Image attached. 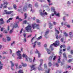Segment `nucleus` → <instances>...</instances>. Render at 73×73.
I'll list each match as a JSON object with an SVG mask.
<instances>
[{
	"mask_svg": "<svg viewBox=\"0 0 73 73\" xmlns=\"http://www.w3.org/2000/svg\"><path fill=\"white\" fill-rule=\"evenodd\" d=\"M39 26L40 25L38 24L36 25L35 23H34L32 24V25H29L27 26L25 28V29L27 31V32H32V27L33 29L36 27L37 29H39Z\"/></svg>",
	"mask_w": 73,
	"mask_h": 73,
	"instance_id": "1",
	"label": "nucleus"
},
{
	"mask_svg": "<svg viewBox=\"0 0 73 73\" xmlns=\"http://www.w3.org/2000/svg\"><path fill=\"white\" fill-rule=\"evenodd\" d=\"M16 54L17 56H18L17 57V59H19L20 60L22 58V57L21 56V51L20 50H18L16 52Z\"/></svg>",
	"mask_w": 73,
	"mask_h": 73,
	"instance_id": "2",
	"label": "nucleus"
},
{
	"mask_svg": "<svg viewBox=\"0 0 73 73\" xmlns=\"http://www.w3.org/2000/svg\"><path fill=\"white\" fill-rule=\"evenodd\" d=\"M43 13L42 12H40V15H41V16H42L44 17L45 15H48V14L46 12H45V11L44 10H43Z\"/></svg>",
	"mask_w": 73,
	"mask_h": 73,
	"instance_id": "3",
	"label": "nucleus"
},
{
	"mask_svg": "<svg viewBox=\"0 0 73 73\" xmlns=\"http://www.w3.org/2000/svg\"><path fill=\"white\" fill-rule=\"evenodd\" d=\"M35 66H36V64L30 66L31 69L30 70L31 72L32 71V70H36V67H35Z\"/></svg>",
	"mask_w": 73,
	"mask_h": 73,
	"instance_id": "4",
	"label": "nucleus"
},
{
	"mask_svg": "<svg viewBox=\"0 0 73 73\" xmlns=\"http://www.w3.org/2000/svg\"><path fill=\"white\" fill-rule=\"evenodd\" d=\"M55 43H53V45L54 46H58L60 45V41L58 40H57L55 42Z\"/></svg>",
	"mask_w": 73,
	"mask_h": 73,
	"instance_id": "5",
	"label": "nucleus"
},
{
	"mask_svg": "<svg viewBox=\"0 0 73 73\" xmlns=\"http://www.w3.org/2000/svg\"><path fill=\"white\" fill-rule=\"evenodd\" d=\"M25 4L26 5L24 6L23 9V11L24 12L26 11L27 10V3H26Z\"/></svg>",
	"mask_w": 73,
	"mask_h": 73,
	"instance_id": "6",
	"label": "nucleus"
},
{
	"mask_svg": "<svg viewBox=\"0 0 73 73\" xmlns=\"http://www.w3.org/2000/svg\"><path fill=\"white\" fill-rule=\"evenodd\" d=\"M42 64V63H41L40 62V65H39V66L38 68V69L39 70H43V69L42 68H41V65Z\"/></svg>",
	"mask_w": 73,
	"mask_h": 73,
	"instance_id": "7",
	"label": "nucleus"
},
{
	"mask_svg": "<svg viewBox=\"0 0 73 73\" xmlns=\"http://www.w3.org/2000/svg\"><path fill=\"white\" fill-rule=\"evenodd\" d=\"M4 12H5L6 14H11L12 13H13V11H8L7 10H5Z\"/></svg>",
	"mask_w": 73,
	"mask_h": 73,
	"instance_id": "8",
	"label": "nucleus"
},
{
	"mask_svg": "<svg viewBox=\"0 0 73 73\" xmlns=\"http://www.w3.org/2000/svg\"><path fill=\"white\" fill-rule=\"evenodd\" d=\"M27 7L29 8H31V11H32V5L31 4H29L27 5Z\"/></svg>",
	"mask_w": 73,
	"mask_h": 73,
	"instance_id": "9",
	"label": "nucleus"
},
{
	"mask_svg": "<svg viewBox=\"0 0 73 73\" xmlns=\"http://www.w3.org/2000/svg\"><path fill=\"white\" fill-rule=\"evenodd\" d=\"M35 53L38 54V57L39 58L40 57V56H41V54L36 49V51L35 52Z\"/></svg>",
	"mask_w": 73,
	"mask_h": 73,
	"instance_id": "10",
	"label": "nucleus"
},
{
	"mask_svg": "<svg viewBox=\"0 0 73 73\" xmlns=\"http://www.w3.org/2000/svg\"><path fill=\"white\" fill-rule=\"evenodd\" d=\"M29 60L30 61V62H32V60L31 58H26L25 61H28Z\"/></svg>",
	"mask_w": 73,
	"mask_h": 73,
	"instance_id": "11",
	"label": "nucleus"
},
{
	"mask_svg": "<svg viewBox=\"0 0 73 73\" xmlns=\"http://www.w3.org/2000/svg\"><path fill=\"white\" fill-rule=\"evenodd\" d=\"M3 64H1V61H0V70L1 69H3Z\"/></svg>",
	"mask_w": 73,
	"mask_h": 73,
	"instance_id": "12",
	"label": "nucleus"
},
{
	"mask_svg": "<svg viewBox=\"0 0 73 73\" xmlns=\"http://www.w3.org/2000/svg\"><path fill=\"white\" fill-rule=\"evenodd\" d=\"M49 33V30H47L45 33L44 36H46L47 34Z\"/></svg>",
	"mask_w": 73,
	"mask_h": 73,
	"instance_id": "13",
	"label": "nucleus"
},
{
	"mask_svg": "<svg viewBox=\"0 0 73 73\" xmlns=\"http://www.w3.org/2000/svg\"><path fill=\"white\" fill-rule=\"evenodd\" d=\"M10 62H11V69L12 70H13V69L12 68V67L14 66L15 64H14V63L12 62V61H11Z\"/></svg>",
	"mask_w": 73,
	"mask_h": 73,
	"instance_id": "14",
	"label": "nucleus"
},
{
	"mask_svg": "<svg viewBox=\"0 0 73 73\" xmlns=\"http://www.w3.org/2000/svg\"><path fill=\"white\" fill-rule=\"evenodd\" d=\"M46 50L47 51V52L48 54H50V50H49V49H48V48H46Z\"/></svg>",
	"mask_w": 73,
	"mask_h": 73,
	"instance_id": "15",
	"label": "nucleus"
},
{
	"mask_svg": "<svg viewBox=\"0 0 73 73\" xmlns=\"http://www.w3.org/2000/svg\"><path fill=\"white\" fill-rule=\"evenodd\" d=\"M8 3L7 2H6V3L4 2V5H5V6H3L4 8H7V5H8Z\"/></svg>",
	"mask_w": 73,
	"mask_h": 73,
	"instance_id": "16",
	"label": "nucleus"
},
{
	"mask_svg": "<svg viewBox=\"0 0 73 73\" xmlns=\"http://www.w3.org/2000/svg\"><path fill=\"white\" fill-rule=\"evenodd\" d=\"M73 31H71L69 33V35L70 36H73Z\"/></svg>",
	"mask_w": 73,
	"mask_h": 73,
	"instance_id": "17",
	"label": "nucleus"
},
{
	"mask_svg": "<svg viewBox=\"0 0 73 73\" xmlns=\"http://www.w3.org/2000/svg\"><path fill=\"white\" fill-rule=\"evenodd\" d=\"M53 57V55L49 56V57L48 58V60H49V61H51V60H52Z\"/></svg>",
	"mask_w": 73,
	"mask_h": 73,
	"instance_id": "18",
	"label": "nucleus"
},
{
	"mask_svg": "<svg viewBox=\"0 0 73 73\" xmlns=\"http://www.w3.org/2000/svg\"><path fill=\"white\" fill-rule=\"evenodd\" d=\"M23 57H25V60H26V58H28V57H27V55H26V54H23Z\"/></svg>",
	"mask_w": 73,
	"mask_h": 73,
	"instance_id": "19",
	"label": "nucleus"
},
{
	"mask_svg": "<svg viewBox=\"0 0 73 73\" xmlns=\"http://www.w3.org/2000/svg\"><path fill=\"white\" fill-rule=\"evenodd\" d=\"M16 19H18L20 21H21L23 20L22 19H21V18H19V16L17 17L16 18Z\"/></svg>",
	"mask_w": 73,
	"mask_h": 73,
	"instance_id": "20",
	"label": "nucleus"
},
{
	"mask_svg": "<svg viewBox=\"0 0 73 73\" xmlns=\"http://www.w3.org/2000/svg\"><path fill=\"white\" fill-rule=\"evenodd\" d=\"M49 28L50 29H52V26H53V24H51V23H50L49 24Z\"/></svg>",
	"mask_w": 73,
	"mask_h": 73,
	"instance_id": "21",
	"label": "nucleus"
},
{
	"mask_svg": "<svg viewBox=\"0 0 73 73\" xmlns=\"http://www.w3.org/2000/svg\"><path fill=\"white\" fill-rule=\"evenodd\" d=\"M55 31L56 33H57V34H59V33H60V32H59V31L57 30L56 29H55Z\"/></svg>",
	"mask_w": 73,
	"mask_h": 73,
	"instance_id": "22",
	"label": "nucleus"
},
{
	"mask_svg": "<svg viewBox=\"0 0 73 73\" xmlns=\"http://www.w3.org/2000/svg\"><path fill=\"white\" fill-rule=\"evenodd\" d=\"M63 34L64 35H65V36H66V37H68V34L66 32H64L63 33Z\"/></svg>",
	"mask_w": 73,
	"mask_h": 73,
	"instance_id": "23",
	"label": "nucleus"
},
{
	"mask_svg": "<svg viewBox=\"0 0 73 73\" xmlns=\"http://www.w3.org/2000/svg\"><path fill=\"white\" fill-rule=\"evenodd\" d=\"M63 56L64 57L66 58H67V57H66V53H63Z\"/></svg>",
	"mask_w": 73,
	"mask_h": 73,
	"instance_id": "24",
	"label": "nucleus"
},
{
	"mask_svg": "<svg viewBox=\"0 0 73 73\" xmlns=\"http://www.w3.org/2000/svg\"><path fill=\"white\" fill-rule=\"evenodd\" d=\"M11 40V38H10V37H7V41H10Z\"/></svg>",
	"mask_w": 73,
	"mask_h": 73,
	"instance_id": "25",
	"label": "nucleus"
},
{
	"mask_svg": "<svg viewBox=\"0 0 73 73\" xmlns=\"http://www.w3.org/2000/svg\"><path fill=\"white\" fill-rule=\"evenodd\" d=\"M67 67H66V68L67 69H69L70 68V70L72 68H71V66H69L68 65H67Z\"/></svg>",
	"mask_w": 73,
	"mask_h": 73,
	"instance_id": "26",
	"label": "nucleus"
},
{
	"mask_svg": "<svg viewBox=\"0 0 73 73\" xmlns=\"http://www.w3.org/2000/svg\"><path fill=\"white\" fill-rule=\"evenodd\" d=\"M18 27V25L17 24H15V25H13V28H17Z\"/></svg>",
	"mask_w": 73,
	"mask_h": 73,
	"instance_id": "27",
	"label": "nucleus"
},
{
	"mask_svg": "<svg viewBox=\"0 0 73 73\" xmlns=\"http://www.w3.org/2000/svg\"><path fill=\"white\" fill-rule=\"evenodd\" d=\"M51 11H55V8L53 7H51Z\"/></svg>",
	"mask_w": 73,
	"mask_h": 73,
	"instance_id": "28",
	"label": "nucleus"
},
{
	"mask_svg": "<svg viewBox=\"0 0 73 73\" xmlns=\"http://www.w3.org/2000/svg\"><path fill=\"white\" fill-rule=\"evenodd\" d=\"M13 7L15 9H17V8H16L17 7V6L16 5H14Z\"/></svg>",
	"mask_w": 73,
	"mask_h": 73,
	"instance_id": "29",
	"label": "nucleus"
},
{
	"mask_svg": "<svg viewBox=\"0 0 73 73\" xmlns=\"http://www.w3.org/2000/svg\"><path fill=\"white\" fill-rule=\"evenodd\" d=\"M22 66H23L24 67H25V66H27V64H26L22 63Z\"/></svg>",
	"mask_w": 73,
	"mask_h": 73,
	"instance_id": "30",
	"label": "nucleus"
},
{
	"mask_svg": "<svg viewBox=\"0 0 73 73\" xmlns=\"http://www.w3.org/2000/svg\"><path fill=\"white\" fill-rule=\"evenodd\" d=\"M72 60H73V59H69V60H68V63L71 62H72Z\"/></svg>",
	"mask_w": 73,
	"mask_h": 73,
	"instance_id": "31",
	"label": "nucleus"
},
{
	"mask_svg": "<svg viewBox=\"0 0 73 73\" xmlns=\"http://www.w3.org/2000/svg\"><path fill=\"white\" fill-rule=\"evenodd\" d=\"M48 66H51L52 65V63H51V62H49L48 63Z\"/></svg>",
	"mask_w": 73,
	"mask_h": 73,
	"instance_id": "32",
	"label": "nucleus"
},
{
	"mask_svg": "<svg viewBox=\"0 0 73 73\" xmlns=\"http://www.w3.org/2000/svg\"><path fill=\"white\" fill-rule=\"evenodd\" d=\"M56 16H57L58 17H60V14L58 13H57L56 14Z\"/></svg>",
	"mask_w": 73,
	"mask_h": 73,
	"instance_id": "33",
	"label": "nucleus"
},
{
	"mask_svg": "<svg viewBox=\"0 0 73 73\" xmlns=\"http://www.w3.org/2000/svg\"><path fill=\"white\" fill-rule=\"evenodd\" d=\"M27 21H28L27 20H26L24 21H23V24H26L27 23Z\"/></svg>",
	"mask_w": 73,
	"mask_h": 73,
	"instance_id": "34",
	"label": "nucleus"
},
{
	"mask_svg": "<svg viewBox=\"0 0 73 73\" xmlns=\"http://www.w3.org/2000/svg\"><path fill=\"white\" fill-rule=\"evenodd\" d=\"M27 14L26 13H25V19H27Z\"/></svg>",
	"mask_w": 73,
	"mask_h": 73,
	"instance_id": "35",
	"label": "nucleus"
},
{
	"mask_svg": "<svg viewBox=\"0 0 73 73\" xmlns=\"http://www.w3.org/2000/svg\"><path fill=\"white\" fill-rule=\"evenodd\" d=\"M4 23H5L4 21H3V22H0V25H2V24H4Z\"/></svg>",
	"mask_w": 73,
	"mask_h": 73,
	"instance_id": "36",
	"label": "nucleus"
},
{
	"mask_svg": "<svg viewBox=\"0 0 73 73\" xmlns=\"http://www.w3.org/2000/svg\"><path fill=\"white\" fill-rule=\"evenodd\" d=\"M7 53H8V52H2V54H7Z\"/></svg>",
	"mask_w": 73,
	"mask_h": 73,
	"instance_id": "37",
	"label": "nucleus"
},
{
	"mask_svg": "<svg viewBox=\"0 0 73 73\" xmlns=\"http://www.w3.org/2000/svg\"><path fill=\"white\" fill-rule=\"evenodd\" d=\"M35 6L36 7H38V3H36L35 4Z\"/></svg>",
	"mask_w": 73,
	"mask_h": 73,
	"instance_id": "38",
	"label": "nucleus"
},
{
	"mask_svg": "<svg viewBox=\"0 0 73 73\" xmlns=\"http://www.w3.org/2000/svg\"><path fill=\"white\" fill-rule=\"evenodd\" d=\"M50 69H48V72H46L45 73H49L50 72Z\"/></svg>",
	"mask_w": 73,
	"mask_h": 73,
	"instance_id": "39",
	"label": "nucleus"
},
{
	"mask_svg": "<svg viewBox=\"0 0 73 73\" xmlns=\"http://www.w3.org/2000/svg\"><path fill=\"white\" fill-rule=\"evenodd\" d=\"M37 42V44L38 45H40L41 44V43L40 42Z\"/></svg>",
	"mask_w": 73,
	"mask_h": 73,
	"instance_id": "40",
	"label": "nucleus"
},
{
	"mask_svg": "<svg viewBox=\"0 0 73 73\" xmlns=\"http://www.w3.org/2000/svg\"><path fill=\"white\" fill-rule=\"evenodd\" d=\"M37 42V41H36L35 42H34V45H33V46L34 48H35V46H36V43Z\"/></svg>",
	"mask_w": 73,
	"mask_h": 73,
	"instance_id": "41",
	"label": "nucleus"
},
{
	"mask_svg": "<svg viewBox=\"0 0 73 73\" xmlns=\"http://www.w3.org/2000/svg\"><path fill=\"white\" fill-rule=\"evenodd\" d=\"M70 49V46H68L67 48V50H69Z\"/></svg>",
	"mask_w": 73,
	"mask_h": 73,
	"instance_id": "42",
	"label": "nucleus"
},
{
	"mask_svg": "<svg viewBox=\"0 0 73 73\" xmlns=\"http://www.w3.org/2000/svg\"><path fill=\"white\" fill-rule=\"evenodd\" d=\"M48 5L49 6H50V5H53V3L50 2V3H48Z\"/></svg>",
	"mask_w": 73,
	"mask_h": 73,
	"instance_id": "43",
	"label": "nucleus"
},
{
	"mask_svg": "<svg viewBox=\"0 0 73 73\" xmlns=\"http://www.w3.org/2000/svg\"><path fill=\"white\" fill-rule=\"evenodd\" d=\"M42 38V37H39L37 38V40H40V39H41Z\"/></svg>",
	"mask_w": 73,
	"mask_h": 73,
	"instance_id": "44",
	"label": "nucleus"
},
{
	"mask_svg": "<svg viewBox=\"0 0 73 73\" xmlns=\"http://www.w3.org/2000/svg\"><path fill=\"white\" fill-rule=\"evenodd\" d=\"M2 40L3 41H4V42H6V39L4 38H3L2 39Z\"/></svg>",
	"mask_w": 73,
	"mask_h": 73,
	"instance_id": "45",
	"label": "nucleus"
},
{
	"mask_svg": "<svg viewBox=\"0 0 73 73\" xmlns=\"http://www.w3.org/2000/svg\"><path fill=\"white\" fill-rule=\"evenodd\" d=\"M60 59H61L60 58H59L58 61V63H60Z\"/></svg>",
	"mask_w": 73,
	"mask_h": 73,
	"instance_id": "46",
	"label": "nucleus"
},
{
	"mask_svg": "<svg viewBox=\"0 0 73 73\" xmlns=\"http://www.w3.org/2000/svg\"><path fill=\"white\" fill-rule=\"evenodd\" d=\"M56 56H54V57L53 58V61H54V60H56Z\"/></svg>",
	"mask_w": 73,
	"mask_h": 73,
	"instance_id": "47",
	"label": "nucleus"
},
{
	"mask_svg": "<svg viewBox=\"0 0 73 73\" xmlns=\"http://www.w3.org/2000/svg\"><path fill=\"white\" fill-rule=\"evenodd\" d=\"M66 27H67V28H70V25H66Z\"/></svg>",
	"mask_w": 73,
	"mask_h": 73,
	"instance_id": "48",
	"label": "nucleus"
},
{
	"mask_svg": "<svg viewBox=\"0 0 73 73\" xmlns=\"http://www.w3.org/2000/svg\"><path fill=\"white\" fill-rule=\"evenodd\" d=\"M62 52V50H60V51L59 52V54L60 55H61V54H62V52Z\"/></svg>",
	"mask_w": 73,
	"mask_h": 73,
	"instance_id": "49",
	"label": "nucleus"
},
{
	"mask_svg": "<svg viewBox=\"0 0 73 73\" xmlns=\"http://www.w3.org/2000/svg\"><path fill=\"white\" fill-rule=\"evenodd\" d=\"M4 29H5L4 28H2L1 29V31H3L4 30Z\"/></svg>",
	"mask_w": 73,
	"mask_h": 73,
	"instance_id": "50",
	"label": "nucleus"
},
{
	"mask_svg": "<svg viewBox=\"0 0 73 73\" xmlns=\"http://www.w3.org/2000/svg\"><path fill=\"white\" fill-rule=\"evenodd\" d=\"M23 29H21V30L20 31V34H21V33H22V32H23Z\"/></svg>",
	"mask_w": 73,
	"mask_h": 73,
	"instance_id": "51",
	"label": "nucleus"
},
{
	"mask_svg": "<svg viewBox=\"0 0 73 73\" xmlns=\"http://www.w3.org/2000/svg\"><path fill=\"white\" fill-rule=\"evenodd\" d=\"M54 15V13H52L51 15L50 16V19H51L52 18L51 17V16H53Z\"/></svg>",
	"mask_w": 73,
	"mask_h": 73,
	"instance_id": "52",
	"label": "nucleus"
},
{
	"mask_svg": "<svg viewBox=\"0 0 73 73\" xmlns=\"http://www.w3.org/2000/svg\"><path fill=\"white\" fill-rule=\"evenodd\" d=\"M15 41H13V42L11 43V45L12 46L13 44H15Z\"/></svg>",
	"mask_w": 73,
	"mask_h": 73,
	"instance_id": "53",
	"label": "nucleus"
},
{
	"mask_svg": "<svg viewBox=\"0 0 73 73\" xmlns=\"http://www.w3.org/2000/svg\"><path fill=\"white\" fill-rule=\"evenodd\" d=\"M47 2L48 3L52 2L50 0H47Z\"/></svg>",
	"mask_w": 73,
	"mask_h": 73,
	"instance_id": "54",
	"label": "nucleus"
},
{
	"mask_svg": "<svg viewBox=\"0 0 73 73\" xmlns=\"http://www.w3.org/2000/svg\"><path fill=\"white\" fill-rule=\"evenodd\" d=\"M63 20L64 21H65V20H66V19H65V16L63 17Z\"/></svg>",
	"mask_w": 73,
	"mask_h": 73,
	"instance_id": "55",
	"label": "nucleus"
},
{
	"mask_svg": "<svg viewBox=\"0 0 73 73\" xmlns=\"http://www.w3.org/2000/svg\"><path fill=\"white\" fill-rule=\"evenodd\" d=\"M61 42H63L64 41V38H62L61 39Z\"/></svg>",
	"mask_w": 73,
	"mask_h": 73,
	"instance_id": "56",
	"label": "nucleus"
},
{
	"mask_svg": "<svg viewBox=\"0 0 73 73\" xmlns=\"http://www.w3.org/2000/svg\"><path fill=\"white\" fill-rule=\"evenodd\" d=\"M63 48H66V46H65V44H63Z\"/></svg>",
	"mask_w": 73,
	"mask_h": 73,
	"instance_id": "57",
	"label": "nucleus"
},
{
	"mask_svg": "<svg viewBox=\"0 0 73 73\" xmlns=\"http://www.w3.org/2000/svg\"><path fill=\"white\" fill-rule=\"evenodd\" d=\"M44 68H47V66H46V64H44Z\"/></svg>",
	"mask_w": 73,
	"mask_h": 73,
	"instance_id": "58",
	"label": "nucleus"
},
{
	"mask_svg": "<svg viewBox=\"0 0 73 73\" xmlns=\"http://www.w3.org/2000/svg\"><path fill=\"white\" fill-rule=\"evenodd\" d=\"M0 21H2V22L3 21H3V19L1 18L0 19Z\"/></svg>",
	"mask_w": 73,
	"mask_h": 73,
	"instance_id": "59",
	"label": "nucleus"
},
{
	"mask_svg": "<svg viewBox=\"0 0 73 73\" xmlns=\"http://www.w3.org/2000/svg\"><path fill=\"white\" fill-rule=\"evenodd\" d=\"M56 66H57V67H58L59 65H58V63H56Z\"/></svg>",
	"mask_w": 73,
	"mask_h": 73,
	"instance_id": "60",
	"label": "nucleus"
},
{
	"mask_svg": "<svg viewBox=\"0 0 73 73\" xmlns=\"http://www.w3.org/2000/svg\"><path fill=\"white\" fill-rule=\"evenodd\" d=\"M56 38L57 39H58V38H59V39H60V38H61V37H56Z\"/></svg>",
	"mask_w": 73,
	"mask_h": 73,
	"instance_id": "61",
	"label": "nucleus"
},
{
	"mask_svg": "<svg viewBox=\"0 0 73 73\" xmlns=\"http://www.w3.org/2000/svg\"><path fill=\"white\" fill-rule=\"evenodd\" d=\"M53 12L54 13V15H56L57 14V12H56V11L55 10Z\"/></svg>",
	"mask_w": 73,
	"mask_h": 73,
	"instance_id": "62",
	"label": "nucleus"
},
{
	"mask_svg": "<svg viewBox=\"0 0 73 73\" xmlns=\"http://www.w3.org/2000/svg\"><path fill=\"white\" fill-rule=\"evenodd\" d=\"M36 21L37 23H40V20H39L38 19H37L36 20Z\"/></svg>",
	"mask_w": 73,
	"mask_h": 73,
	"instance_id": "63",
	"label": "nucleus"
},
{
	"mask_svg": "<svg viewBox=\"0 0 73 73\" xmlns=\"http://www.w3.org/2000/svg\"><path fill=\"white\" fill-rule=\"evenodd\" d=\"M70 53L72 54H73V50H71Z\"/></svg>",
	"mask_w": 73,
	"mask_h": 73,
	"instance_id": "64",
	"label": "nucleus"
}]
</instances>
